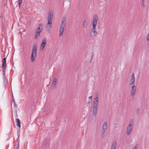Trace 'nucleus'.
<instances>
[{"instance_id":"obj_1","label":"nucleus","mask_w":149,"mask_h":149,"mask_svg":"<svg viewBox=\"0 0 149 149\" xmlns=\"http://www.w3.org/2000/svg\"><path fill=\"white\" fill-rule=\"evenodd\" d=\"M135 76L133 73L131 77L130 81V85H132L131 91V94L133 96L134 95L136 91V87L135 86Z\"/></svg>"},{"instance_id":"obj_2","label":"nucleus","mask_w":149,"mask_h":149,"mask_svg":"<svg viewBox=\"0 0 149 149\" xmlns=\"http://www.w3.org/2000/svg\"><path fill=\"white\" fill-rule=\"evenodd\" d=\"M98 100L99 98L97 96V95L94 101L93 102V115L95 116L96 115L97 113L98 104Z\"/></svg>"},{"instance_id":"obj_3","label":"nucleus","mask_w":149,"mask_h":149,"mask_svg":"<svg viewBox=\"0 0 149 149\" xmlns=\"http://www.w3.org/2000/svg\"><path fill=\"white\" fill-rule=\"evenodd\" d=\"M53 13L52 11H50L49 12L48 17V22L47 23V28L49 30L51 29L52 28V18L53 17Z\"/></svg>"},{"instance_id":"obj_4","label":"nucleus","mask_w":149,"mask_h":149,"mask_svg":"<svg viewBox=\"0 0 149 149\" xmlns=\"http://www.w3.org/2000/svg\"><path fill=\"white\" fill-rule=\"evenodd\" d=\"M96 26H93L91 29L89 34L90 37L92 38H95L97 34V33L95 31Z\"/></svg>"},{"instance_id":"obj_5","label":"nucleus","mask_w":149,"mask_h":149,"mask_svg":"<svg viewBox=\"0 0 149 149\" xmlns=\"http://www.w3.org/2000/svg\"><path fill=\"white\" fill-rule=\"evenodd\" d=\"M65 25V24L64 23V22H63V21H62L60 24V31L59 34V36L60 37L61 36L63 35Z\"/></svg>"},{"instance_id":"obj_6","label":"nucleus","mask_w":149,"mask_h":149,"mask_svg":"<svg viewBox=\"0 0 149 149\" xmlns=\"http://www.w3.org/2000/svg\"><path fill=\"white\" fill-rule=\"evenodd\" d=\"M132 123L131 121L130 122V123L129 125L128 126L127 129V135H129L130 132H131L132 128H133V125H131V124Z\"/></svg>"},{"instance_id":"obj_7","label":"nucleus","mask_w":149,"mask_h":149,"mask_svg":"<svg viewBox=\"0 0 149 149\" xmlns=\"http://www.w3.org/2000/svg\"><path fill=\"white\" fill-rule=\"evenodd\" d=\"M98 19L97 16L96 15H94L93 18V21L92 22V26H96L97 22Z\"/></svg>"},{"instance_id":"obj_8","label":"nucleus","mask_w":149,"mask_h":149,"mask_svg":"<svg viewBox=\"0 0 149 149\" xmlns=\"http://www.w3.org/2000/svg\"><path fill=\"white\" fill-rule=\"evenodd\" d=\"M107 123L105 122L104 123L102 128V134H104L107 130Z\"/></svg>"},{"instance_id":"obj_9","label":"nucleus","mask_w":149,"mask_h":149,"mask_svg":"<svg viewBox=\"0 0 149 149\" xmlns=\"http://www.w3.org/2000/svg\"><path fill=\"white\" fill-rule=\"evenodd\" d=\"M36 55V52L32 51L31 56V60L32 62H33L35 60Z\"/></svg>"},{"instance_id":"obj_10","label":"nucleus","mask_w":149,"mask_h":149,"mask_svg":"<svg viewBox=\"0 0 149 149\" xmlns=\"http://www.w3.org/2000/svg\"><path fill=\"white\" fill-rule=\"evenodd\" d=\"M46 42L47 40L46 38L42 40V42L41 44V48H42V50L44 49L45 47Z\"/></svg>"},{"instance_id":"obj_11","label":"nucleus","mask_w":149,"mask_h":149,"mask_svg":"<svg viewBox=\"0 0 149 149\" xmlns=\"http://www.w3.org/2000/svg\"><path fill=\"white\" fill-rule=\"evenodd\" d=\"M2 67L3 68L4 67H6V58H3L2 60Z\"/></svg>"},{"instance_id":"obj_12","label":"nucleus","mask_w":149,"mask_h":149,"mask_svg":"<svg viewBox=\"0 0 149 149\" xmlns=\"http://www.w3.org/2000/svg\"><path fill=\"white\" fill-rule=\"evenodd\" d=\"M15 121L17 126L20 128V120L18 118H17L15 120Z\"/></svg>"},{"instance_id":"obj_13","label":"nucleus","mask_w":149,"mask_h":149,"mask_svg":"<svg viewBox=\"0 0 149 149\" xmlns=\"http://www.w3.org/2000/svg\"><path fill=\"white\" fill-rule=\"evenodd\" d=\"M87 26V22L86 20H84L83 22V28L85 29Z\"/></svg>"},{"instance_id":"obj_14","label":"nucleus","mask_w":149,"mask_h":149,"mask_svg":"<svg viewBox=\"0 0 149 149\" xmlns=\"http://www.w3.org/2000/svg\"><path fill=\"white\" fill-rule=\"evenodd\" d=\"M116 146V141H113L112 143L111 149H115Z\"/></svg>"},{"instance_id":"obj_15","label":"nucleus","mask_w":149,"mask_h":149,"mask_svg":"<svg viewBox=\"0 0 149 149\" xmlns=\"http://www.w3.org/2000/svg\"><path fill=\"white\" fill-rule=\"evenodd\" d=\"M57 79L55 78L53 80L52 83V85L54 86L55 87L56 84Z\"/></svg>"},{"instance_id":"obj_16","label":"nucleus","mask_w":149,"mask_h":149,"mask_svg":"<svg viewBox=\"0 0 149 149\" xmlns=\"http://www.w3.org/2000/svg\"><path fill=\"white\" fill-rule=\"evenodd\" d=\"M37 45L36 44H35L33 46V49H32V51L37 52Z\"/></svg>"},{"instance_id":"obj_17","label":"nucleus","mask_w":149,"mask_h":149,"mask_svg":"<svg viewBox=\"0 0 149 149\" xmlns=\"http://www.w3.org/2000/svg\"><path fill=\"white\" fill-rule=\"evenodd\" d=\"M42 30V28L40 27H39L37 29L36 31L38 32H40Z\"/></svg>"},{"instance_id":"obj_18","label":"nucleus","mask_w":149,"mask_h":149,"mask_svg":"<svg viewBox=\"0 0 149 149\" xmlns=\"http://www.w3.org/2000/svg\"><path fill=\"white\" fill-rule=\"evenodd\" d=\"M18 6L20 8V5L22 3V0H18Z\"/></svg>"},{"instance_id":"obj_19","label":"nucleus","mask_w":149,"mask_h":149,"mask_svg":"<svg viewBox=\"0 0 149 149\" xmlns=\"http://www.w3.org/2000/svg\"><path fill=\"white\" fill-rule=\"evenodd\" d=\"M40 33L39 32H38L36 31V32L35 34V37L36 38L40 34Z\"/></svg>"},{"instance_id":"obj_20","label":"nucleus","mask_w":149,"mask_h":149,"mask_svg":"<svg viewBox=\"0 0 149 149\" xmlns=\"http://www.w3.org/2000/svg\"><path fill=\"white\" fill-rule=\"evenodd\" d=\"M138 147V145L137 144H136L135 146L132 148V149H137Z\"/></svg>"},{"instance_id":"obj_21","label":"nucleus","mask_w":149,"mask_h":149,"mask_svg":"<svg viewBox=\"0 0 149 149\" xmlns=\"http://www.w3.org/2000/svg\"><path fill=\"white\" fill-rule=\"evenodd\" d=\"M136 112L137 114H139L140 112V109L139 108H137L136 110Z\"/></svg>"},{"instance_id":"obj_22","label":"nucleus","mask_w":149,"mask_h":149,"mask_svg":"<svg viewBox=\"0 0 149 149\" xmlns=\"http://www.w3.org/2000/svg\"><path fill=\"white\" fill-rule=\"evenodd\" d=\"M6 68V67H4L3 68L2 67V70L3 73V72H5V69Z\"/></svg>"},{"instance_id":"obj_23","label":"nucleus","mask_w":149,"mask_h":149,"mask_svg":"<svg viewBox=\"0 0 149 149\" xmlns=\"http://www.w3.org/2000/svg\"><path fill=\"white\" fill-rule=\"evenodd\" d=\"M3 79L4 80V81H6V78L5 76H3Z\"/></svg>"},{"instance_id":"obj_24","label":"nucleus","mask_w":149,"mask_h":149,"mask_svg":"<svg viewBox=\"0 0 149 149\" xmlns=\"http://www.w3.org/2000/svg\"><path fill=\"white\" fill-rule=\"evenodd\" d=\"M66 18L65 17H63L62 21H63V22H64V21L65 20Z\"/></svg>"},{"instance_id":"obj_25","label":"nucleus","mask_w":149,"mask_h":149,"mask_svg":"<svg viewBox=\"0 0 149 149\" xmlns=\"http://www.w3.org/2000/svg\"><path fill=\"white\" fill-rule=\"evenodd\" d=\"M13 103H14L15 106H16V103H15V101H14L13 98Z\"/></svg>"},{"instance_id":"obj_26","label":"nucleus","mask_w":149,"mask_h":149,"mask_svg":"<svg viewBox=\"0 0 149 149\" xmlns=\"http://www.w3.org/2000/svg\"><path fill=\"white\" fill-rule=\"evenodd\" d=\"M92 96H91L89 97V99L90 100H92Z\"/></svg>"},{"instance_id":"obj_27","label":"nucleus","mask_w":149,"mask_h":149,"mask_svg":"<svg viewBox=\"0 0 149 149\" xmlns=\"http://www.w3.org/2000/svg\"><path fill=\"white\" fill-rule=\"evenodd\" d=\"M19 147V145L17 146H16V148L15 149H18Z\"/></svg>"},{"instance_id":"obj_28","label":"nucleus","mask_w":149,"mask_h":149,"mask_svg":"<svg viewBox=\"0 0 149 149\" xmlns=\"http://www.w3.org/2000/svg\"><path fill=\"white\" fill-rule=\"evenodd\" d=\"M142 4H143L144 3V0H142Z\"/></svg>"},{"instance_id":"obj_29","label":"nucleus","mask_w":149,"mask_h":149,"mask_svg":"<svg viewBox=\"0 0 149 149\" xmlns=\"http://www.w3.org/2000/svg\"><path fill=\"white\" fill-rule=\"evenodd\" d=\"M3 73V76H5V72H4Z\"/></svg>"},{"instance_id":"obj_30","label":"nucleus","mask_w":149,"mask_h":149,"mask_svg":"<svg viewBox=\"0 0 149 149\" xmlns=\"http://www.w3.org/2000/svg\"><path fill=\"white\" fill-rule=\"evenodd\" d=\"M146 39H147V40H148H148H149V38L148 37H147V38H146Z\"/></svg>"},{"instance_id":"obj_31","label":"nucleus","mask_w":149,"mask_h":149,"mask_svg":"<svg viewBox=\"0 0 149 149\" xmlns=\"http://www.w3.org/2000/svg\"><path fill=\"white\" fill-rule=\"evenodd\" d=\"M39 26H40L42 28V25H41V24H39Z\"/></svg>"},{"instance_id":"obj_32","label":"nucleus","mask_w":149,"mask_h":149,"mask_svg":"<svg viewBox=\"0 0 149 149\" xmlns=\"http://www.w3.org/2000/svg\"><path fill=\"white\" fill-rule=\"evenodd\" d=\"M93 53L92 55V57H93Z\"/></svg>"},{"instance_id":"obj_33","label":"nucleus","mask_w":149,"mask_h":149,"mask_svg":"<svg viewBox=\"0 0 149 149\" xmlns=\"http://www.w3.org/2000/svg\"><path fill=\"white\" fill-rule=\"evenodd\" d=\"M142 6H144V4H142Z\"/></svg>"},{"instance_id":"obj_34","label":"nucleus","mask_w":149,"mask_h":149,"mask_svg":"<svg viewBox=\"0 0 149 149\" xmlns=\"http://www.w3.org/2000/svg\"><path fill=\"white\" fill-rule=\"evenodd\" d=\"M90 102H88V103H90Z\"/></svg>"},{"instance_id":"obj_35","label":"nucleus","mask_w":149,"mask_h":149,"mask_svg":"<svg viewBox=\"0 0 149 149\" xmlns=\"http://www.w3.org/2000/svg\"><path fill=\"white\" fill-rule=\"evenodd\" d=\"M16 115H17V113H16Z\"/></svg>"}]
</instances>
